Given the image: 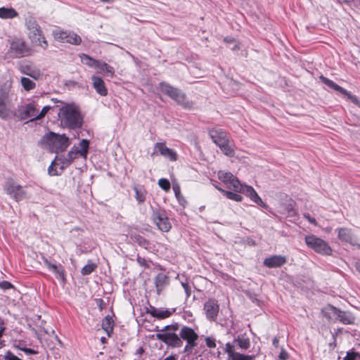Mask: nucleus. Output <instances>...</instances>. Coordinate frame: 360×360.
<instances>
[{
  "instance_id": "f257e3e1",
  "label": "nucleus",
  "mask_w": 360,
  "mask_h": 360,
  "mask_svg": "<svg viewBox=\"0 0 360 360\" xmlns=\"http://www.w3.org/2000/svg\"><path fill=\"white\" fill-rule=\"evenodd\" d=\"M58 117L60 126L64 128L76 129L82 126L83 116L74 103L64 104L59 109Z\"/></svg>"
},
{
  "instance_id": "f03ea898",
  "label": "nucleus",
  "mask_w": 360,
  "mask_h": 360,
  "mask_svg": "<svg viewBox=\"0 0 360 360\" xmlns=\"http://www.w3.org/2000/svg\"><path fill=\"white\" fill-rule=\"evenodd\" d=\"M40 144L52 153H58L65 150L70 146V141L65 134L50 131L42 137Z\"/></svg>"
},
{
  "instance_id": "7ed1b4c3",
  "label": "nucleus",
  "mask_w": 360,
  "mask_h": 360,
  "mask_svg": "<svg viewBox=\"0 0 360 360\" xmlns=\"http://www.w3.org/2000/svg\"><path fill=\"white\" fill-rule=\"evenodd\" d=\"M78 152L76 148L73 147L65 155L56 156L48 169L51 176L61 174L63 171L68 167L77 158Z\"/></svg>"
},
{
  "instance_id": "20e7f679",
  "label": "nucleus",
  "mask_w": 360,
  "mask_h": 360,
  "mask_svg": "<svg viewBox=\"0 0 360 360\" xmlns=\"http://www.w3.org/2000/svg\"><path fill=\"white\" fill-rule=\"evenodd\" d=\"M159 86L160 89L162 93L174 100L178 104L182 105L184 108H192V102L187 100L185 94L179 89L174 87L166 82H160Z\"/></svg>"
},
{
  "instance_id": "39448f33",
  "label": "nucleus",
  "mask_w": 360,
  "mask_h": 360,
  "mask_svg": "<svg viewBox=\"0 0 360 360\" xmlns=\"http://www.w3.org/2000/svg\"><path fill=\"white\" fill-rule=\"evenodd\" d=\"M6 54L12 58L25 57L31 54V49L24 39L14 38L9 40V49Z\"/></svg>"
},
{
  "instance_id": "423d86ee",
  "label": "nucleus",
  "mask_w": 360,
  "mask_h": 360,
  "mask_svg": "<svg viewBox=\"0 0 360 360\" xmlns=\"http://www.w3.org/2000/svg\"><path fill=\"white\" fill-rule=\"evenodd\" d=\"M26 25L29 30L28 36L31 42L34 46H40L44 50L46 49L48 42L43 34L40 26L35 20L31 19L27 21Z\"/></svg>"
},
{
  "instance_id": "0eeeda50",
  "label": "nucleus",
  "mask_w": 360,
  "mask_h": 360,
  "mask_svg": "<svg viewBox=\"0 0 360 360\" xmlns=\"http://www.w3.org/2000/svg\"><path fill=\"white\" fill-rule=\"evenodd\" d=\"M304 240L307 245L317 253L324 255H330L332 253L330 245L323 239L314 235L307 236Z\"/></svg>"
},
{
  "instance_id": "6e6552de",
  "label": "nucleus",
  "mask_w": 360,
  "mask_h": 360,
  "mask_svg": "<svg viewBox=\"0 0 360 360\" xmlns=\"http://www.w3.org/2000/svg\"><path fill=\"white\" fill-rule=\"evenodd\" d=\"M4 188L6 194L17 202L26 198V191L12 179H8L6 181Z\"/></svg>"
},
{
  "instance_id": "1a4fd4ad",
  "label": "nucleus",
  "mask_w": 360,
  "mask_h": 360,
  "mask_svg": "<svg viewBox=\"0 0 360 360\" xmlns=\"http://www.w3.org/2000/svg\"><path fill=\"white\" fill-rule=\"evenodd\" d=\"M217 177L228 189L235 192H238L242 184L238 179L229 172L220 170L217 173Z\"/></svg>"
},
{
  "instance_id": "9d476101",
  "label": "nucleus",
  "mask_w": 360,
  "mask_h": 360,
  "mask_svg": "<svg viewBox=\"0 0 360 360\" xmlns=\"http://www.w3.org/2000/svg\"><path fill=\"white\" fill-rule=\"evenodd\" d=\"M38 108L34 102L30 103L22 106L16 113V116L20 120H28L30 122L38 120L37 117Z\"/></svg>"
},
{
  "instance_id": "9b49d317",
  "label": "nucleus",
  "mask_w": 360,
  "mask_h": 360,
  "mask_svg": "<svg viewBox=\"0 0 360 360\" xmlns=\"http://www.w3.org/2000/svg\"><path fill=\"white\" fill-rule=\"evenodd\" d=\"M12 115L11 102L8 94L0 91V117L4 120L10 118Z\"/></svg>"
},
{
  "instance_id": "f8f14e48",
  "label": "nucleus",
  "mask_w": 360,
  "mask_h": 360,
  "mask_svg": "<svg viewBox=\"0 0 360 360\" xmlns=\"http://www.w3.org/2000/svg\"><path fill=\"white\" fill-rule=\"evenodd\" d=\"M155 338L172 347H180L183 345L180 336H178L174 333H157Z\"/></svg>"
},
{
  "instance_id": "ddd939ff",
  "label": "nucleus",
  "mask_w": 360,
  "mask_h": 360,
  "mask_svg": "<svg viewBox=\"0 0 360 360\" xmlns=\"http://www.w3.org/2000/svg\"><path fill=\"white\" fill-rule=\"evenodd\" d=\"M335 231L338 233V238L342 242L349 243L353 246L358 245L360 247V243H359L358 239L352 229L343 227L337 229Z\"/></svg>"
},
{
  "instance_id": "4468645a",
  "label": "nucleus",
  "mask_w": 360,
  "mask_h": 360,
  "mask_svg": "<svg viewBox=\"0 0 360 360\" xmlns=\"http://www.w3.org/2000/svg\"><path fill=\"white\" fill-rule=\"evenodd\" d=\"M237 193H240L245 194L248 196L252 202L257 203L259 206L266 208L267 205L264 203L261 198L259 196L257 193L251 186H248L246 184H241Z\"/></svg>"
},
{
  "instance_id": "2eb2a0df",
  "label": "nucleus",
  "mask_w": 360,
  "mask_h": 360,
  "mask_svg": "<svg viewBox=\"0 0 360 360\" xmlns=\"http://www.w3.org/2000/svg\"><path fill=\"white\" fill-rule=\"evenodd\" d=\"M152 218L153 222L160 231L168 232L171 229V223L163 212H153Z\"/></svg>"
},
{
  "instance_id": "dca6fc26",
  "label": "nucleus",
  "mask_w": 360,
  "mask_h": 360,
  "mask_svg": "<svg viewBox=\"0 0 360 360\" xmlns=\"http://www.w3.org/2000/svg\"><path fill=\"white\" fill-rule=\"evenodd\" d=\"M204 311L209 321H216L219 311L218 302L214 299H209L204 304Z\"/></svg>"
},
{
  "instance_id": "f3484780",
  "label": "nucleus",
  "mask_w": 360,
  "mask_h": 360,
  "mask_svg": "<svg viewBox=\"0 0 360 360\" xmlns=\"http://www.w3.org/2000/svg\"><path fill=\"white\" fill-rule=\"evenodd\" d=\"M225 352L228 354L229 360H254V355H245L238 352L234 345L226 344Z\"/></svg>"
},
{
  "instance_id": "a211bd4d",
  "label": "nucleus",
  "mask_w": 360,
  "mask_h": 360,
  "mask_svg": "<svg viewBox=\"0 0 360 360\" xmlns=\"http://www.w3.org/2000/svg\"><path fill=\"white\" fill-rule=\"evenodd\" d=\"M19 70L22 74L26 75L35 80L39 79L42 76L41 70L32 64L20 65Z\"/></svg>"
},
{
  "instance_id": "6ab92c4d",
  "label": "nucleus",
  "mask_w": 360,
  "mask_h": 360,
  "mask_svg": "<svg viewBox=\"0 0 360 360\" xmlns=\"http://www.w3.org/2000/svg\"><path fill=\"white\" fill-rule=\"evenodd\" d=\"M154 150L155 151H158L161 155L169 159L170 161H176L177 160L176 153L174 150L167 148L165 143H156L154 146Z\"/></svg>"
},
{
  "instance_id": "aec40b11",
  "label": "nucleus",
  "mask_w": 360,
  "mask_h": 360,
  "mask_svg": "<svg viewBox=\"0 0 360 360\" xmlns=\"http://www.w3.org/2000/svg\"><path fill=\"white\" fill-rule=\"evenodd\" d=\"M179 336L181 340H186L187 343H197L198 335L194 330L188 326H183L180 330Z\"/></svg>"
},
{
  "instance_id": "412c9836",
  "label": "nucleus",
  "mask_w": 360,
  "mask_h": 360,
  "mask_svg": "<svg viewBox=\"0 0 360 360\" xmlns=\"http://www.w3.org/2000/svg\"><path fill=\"white\" fill-rule=\"evenodd\" d=\"M44 263L49 270L55 274L57 279L63 282L65 281V271L60 264H53L47 259H44Z\"/></svg>"
},
{
  "instance_id": "4be33fe9",
  "label": "nucleus",
  "mask_w": 360,
  "mask_h": 360,
  "mask_svg": "<svg viewBox=\"0 0 360 360\" xmlns=\"http://www.w3.org/2000/svg\"><path fill=\"white\" fill-rule=\"evenodd\" d=\"M92 85L96 91L102 96L108 94V89L105 87L104 81L97 76L93 75L91 77Z\"/></svg>"
},
{
  "instance_id": "5701e85b",
  "label": "nucleus",
  "mask_w": 360,
  "mask_h": 360,
  "mask_svg": "<svg viewBox=\"0 0 360 360\" xmlns=\"http://www.w3.org/2000/svg\"><path fill=\"white\" fill-rule=\"evenodd\" d=\"M230 345H234L235 348L239 347L242 350H247L250 346L249 338L245 334L239 335Z\"/></svg>"
},
{
  "instance_id": "b1692460",
  "label": "nucleus",
  "mask_w": 360,
  "mask_h": 360,
  "mask_svg": "<svg viewBox=\"0 0 360 360\" xmlns=\"http://www.w3.org/2000/svg\"><path fill=\"white\" fill-rule=\"evenodd\" d=\"M286 262L284 257L275 255L264 259V264L269 268L279 267Z\"/></svg>"
},
{
  "instance_id": "393cba45",
  "label": "nucleus",
  "mask_w": 360,
  "mask_h": 360,
  "mask_svg": "<svg viewBox=\"0 0 360 360\" xmlns=\"http://www.w3.org/2000/svg\"><path fill=\"white\" fill-rule=\"evenodd\" d=\"M95 68L97 69L98 73L103 74L105 76L110 77L114 76V68L105 62L98 60V63H96Z\"/></svg>"
},
{
  "instance_id": "a878e982",
  "label": "nucleus",
  "mask_w": 360,
  "mask_h": 360,
  "mask_svg": "<svg viewBox=\"0 0 360 360\" xmlns=\"http://www.w3.org/2000/svg\"><path fill=\"white\" fill-rule=\"evenodd\" d=\"M155 284L158 294H160L165 287L169 284V278L164 274H159L155 278Z\"/></svg>"
},
{
  "instance_id": "bb28decb",
  "label": "nucleus",
  "mask_w": 360,
  "mask_h": 360,
  "mask_svg": "<svg viewBox=\"0 0 360 360\" xmlns=\"http://www.w3.org/2000/svg\"><path fill=\"white\" fill-rule=\"evenodd\" d=\"M18 15V12L13 8H0V18L1 19H13Z\"/></svg>"
},
{
  "instance_id": "cd10ccee",
  "label": "nucleus",
  "mask_w": 360,
  "mask_h": 360,
  "mask_svg": "<svg viewBox=\"0 0 360 360\" xmlns=\"http://www.w3.org/2000/svg\"><path fill=\"white\" fill-rule=\"evenodd\" d=\"M336 320L344 324H351L354 323V317L349 312L342 311L339 310V313L338 314V319Z\"/></svg>"
},
{
  "instance_id": "c85d7f7f",
  "label": "nucleus",
  "mask_w": 360,
  "mask_h": 360,
  "mask_svg": "<svg viewBox=\"0 0 360 360\" xmlns=\"http://www.w3.org/2000/svg\"><path fill=\"white\" fill-rule=\"evenodd\" d=\"M322 313L325 317L328 319H338V314L339 313V309L337 308L329 305L326 307L323 310Z\"/></svg>"
},
{
  "instance_id": "c756f323",
  "label": "nucleus",
  "mask_w": 360,
  "mask_h": 360,
  "mask_svg": "<svg viewBox=\"0 0 360 360\" xmlns=\"http://www.w3.org/2000/svg\"><path fill=\"white\" fill-rule=\"evenodd\" d=\"M209 134L214 143L226 136V133L221 129H210Z\"/></svg>"
},
{
  "instance_id": "7c9ffc66",
  "label": "nucleus",
  "mask_w": 360,
  "mask_h": 360,
  "mask_svg": "<svg viewBox=\"0 0 360 360\" xmlns=\"http://www.w3.org/2000/svg\"><path fill=\"white\" fill-rule=\"evenodd\" d=\"M150 314L152 316L155 317L157 319H163L170 316L172 312L168 309H160L153 308Z\"/></svg>"
},
{
  "instance_id": "2f4dec72",
  "label": "nucleus",
  "mask_w": 360,
  "mask_h": 360,
  "mask_svg": "<svg viewBox=\"0 0 360 360\" xmlns=\"http://www.w3.org/2000/svg\"><path fill=\"white\" fill-rule=\"evenodd\" d=\"M135 192V198L139 204H143L146 199L147 191L144 188H138L137 186L134 187Z\"/></svg>"
},
{
  "instance_id": "473e14b6",
  "label": "nucleus",
  "mask_w": 360,
  "mask_h": 360,
  "mask_svg": "<svg viewBox=\"0 0 360 360\" xmlns=\"http://www.w3.org/2000/svg\"><path fill=\"white\" fill-rule=\"evenodd\" d=\"M102 328L110 336L113 330V320L110 316H106L104 318L102 322Z\"/></svg>"
},
{
  "instance_id": "72a5a7b5",
  "label": "nucleus",
  "mask_w": 360,
  "mask_h": 360,
  "mask_svg": "<svg viewBox=\"0 0 360 360\" xmlns=\"http://www.w3.org/2000/svg\"><path fill=\"white\" fill-rule=\"evenodd\" d=\"M321 79H322V81L323 82V83L326 85H327L329 87L333 89L334 90H336V91L340 92L342 94L347 95V91L345 89H343L342 87L340 86L339 85L335 84L332 80H330L329 79H327V78L323 77H321Z\"/></svg>"
},
{
  "instance_id": "f704fd0d",
  "label": "nucleus",
  "mask_w": 360,
  "mask_h": 360,
  "mask_svg": "<svg viewBox=\"0 0 360 360\" xmlns=\"http://www.w3.org/2000/svg\"><path fill=\"white\" fill-rule=\"evenodd\" d=\"M20 83L23 89L27 91L32 90L36 87L35 82L27 77H21Z\"/></svg>"
},
{
  "instance_id": "c9c22d12",
  "label": "nucleus",
  "mask_w": 360,
  "mask_h": 360,
  "mask_svg": "<svg viewBox=\"0 0 360 360\" xmlns=\"http://www.w3.org/2000/svg\"><path fill=\"white\" fill-rule=\"evenodd\" d=\"M82 42L81 37L74 32H68L65 43H69L74 45H79Z\"/></svg>"
},
{
  "instance_id": "e433bc0d",
  "label": "nucleus",
  "mask_w": 360,
  "mask_h": 360,
  "mask_svg": "<svg viewBox=\"0 0 360 360\" xmlns=\"http://www.w3.org/2000/svg\"><path fill=\"white\" fill-rule=\"evenodd\" d=\"M89 142L86 139H82L81 141V142L79 143V146L81 148L80 150H78L76 148V151L78 152V155L86 158L87 153H88V149H89Z\"/></svg>"
},
{
  "instance_id": "4c0bfd02",
  "label": "nucleus",
  "mask_w": 360,
  "mask_h": 360,
  "mask_svg": "<svg viewBox=\"0 0 360 360\" xmlns=\"http://www.w3.org/2000/svg\"><path fill=\"white\" fill-rule=\"evenodd\" d=\"M221 193H223L228 199L233 201L241 202L243 200V197L238 194L239 193L235 191L231 192L230 191H221Z\"/></svg>"
},
{
  "instance_id": "58836bf2",
  "label": "nucleus",
  "mask_w": 360,
  "mask_h": 360,
  "mask_svg": "<svg viewBox=\"0 0 360 360\" xmlns=\"http://www.w3.org/2000/svg\"><path fill=\"white\" fill-rule=\"evenodd\" d=\"M81 61L86 65L95 68L98 60L91 58L89 56L82 53L79 56Z\"/></svg>"
},
{
  "instance_id": "ea45409f",
  "label": "nucleus",
  "mask_w": 360,
  "mask_h": 360,
  "mask_svg": "<svg viewBox=\"0 0 360 360\" xmlns=\"http://www.w3.org/2000/svg\"><path fill=\"white\" fill-rule=\"evenodd\" d=\"M68 33V32L65 31L56 30L53 32V35L56 40L62 43H65Z\"/></svg>"
},
{
  "instance_id": "a19ab883",
  "label": "nucleus",
  "mask_w": 360,
  "mask_h": 360,
  "mask_svg": "<svg viewBox=\"0 0 360 360\" xmlns=\"http://www.w3.org/2000/svg\"><path fill=\"white\" fill-rule=\"evenodd\" d=\"M222 153L228 157H233L235 155L234 147L229 142L224 146L220 148Z\"/></svg>"
},
{
  "instance_id": "79ce46f5",
  "label": "nucleus",
  "mask_w": 360,
  "mask_h": 360,
  "mask_svg": "<svg viewBox=\"0 0 360 360\" xmlns=\"http://www.w3.org/2000/svg\"><path fill=\"white\" fill-rule=\"evenodd\" d=\"M96 267L97 266L96 264L89 263L82 269V274L83 275H89L91 273H92L96 269Z\"/></svg>"
},
{
  "instance_id": "37998d69",
  "label": "nucleus",
  "mask_w": 360,
  "mask_h": 360,
  "mask_svg": "<svg viewBox=\"0 0 360 360\" xmlns=\"http://www.w3.org/2000/svg\"><path fill=\"white\" fill-rule=\"evenodd\" d=\"M159 186L165 191H168L170 189V182L167 179H160L158 181Z\"/></svg>"
},
{
  "instance_id": "c03bdc74",
  "label": "nucleus",
  "mask_w": 360,
  "mask_h": 360,
  "mask_svg": "<svg viewBox=\"0 0 360 360\" xmlns=\"http://www.w3.org/2000/svg\"><path fill=\"white\" fill-rule=\"evenodd\" d=\"M343 360H360V354L354 352H347Z\"/></svg>"
},
{
  "instance_id": "a18cd8bd",
  "label": "nucleus",
  "mask_w": 360,
  "mask_h": 360,
  "mask_svg": "<svg viewBox=\"0 0 360 360\" xmlns=\"http://www.w3.org/2000/svg\"><path fill=\"white\" fill-rule=\"evenodd\" d=\"M51 109V107L49 105L44 106L40 112H37V117H35V118L39 120H41L49 112V110Z\"/></svg>"
},
{
  "instance_id": "49530a36",
  "label": "nucleus",
  "mask_w": 360,
  "mask_h": 360,
  "mask_svg": "<svg viewBox=\"0 0 360 360\" xmlns=\"http://www.w3.org/2000/svg\"><path fill=\"white\" fill-rule=\"evenodd\" d=\"M173 191L174 192L175 196L177 198L178 201L181 203V200H184V198L181 195L180 187L179 185L173 186Z\"/></svg>"
},
{
  "instance_id": "de8ad7c7",
  "label": "nucleus",
  "mask_w": 360,
  "mask_h": 360,
  "mask_svg": "<svg viewBox=\"0 0 360 360\" xmlns=\"http://www.w3.org/2000/svg\"><path fill=\"white\" fill-rule=\"evenodd\" d=\"M177 329H178V325L177 324L167 325V326H165L161 330H159L158 326L155 328V330L156 331H161V332H165V331H167V330H176Z\"/></svg>"
},
{
  "instance_id": "09e8293b",
  "label": "nucleus",
  "mask_w": 360,
  "mask_h": 360,
  "mask_svg": "<svg viewBox=\"0 0 360 360\" xmlns=\"http://www.w3.org/2000/svg\"><path fill=\"white\" fill-rule=\"evenodd\" d=\"M205 343H206L207 347L209 348L216 347L215 339L212 337H207L205 338Z\"/></svg>"
},
{
  "instance_id": "8fccbe9b",
  "label": "nucleus",
  "mask_w": 360,
  "mask_h": 360,
  "mask_svg": "<svg viewBox=\"0 0 360 360\" xmlns=\"http://www.w3.org/2000/svg\"><path fill=\"white\" fill-rule=\"evenodd\" d=\"M13 286V285L6 281H4L0 282V288L3 290H8L12 288Z\"/></svg>"
},
{
  "instance_id": "3c124183",
  "label": "nucleus",
  "mask_w": 360,
  "mask_h": 360,
  "mask_svg": "<svg viewBox=\"0 0 360 360\" xmlns=\"http://www.w3.org/2000/svg\"><path fill=\"white\" fill-rule=\"evenodd\" d=\"M229 142V140L227 138V136H225L224 139H222L221 140L219 141L217 143H215L217 146H218L219 147V148H222L223 146H224L226 144H227Z\"/></svg>"
},
{
  "instance_id": "603ef678",
  "label": "nucleus",
  "mask_w": 360,
  "mask_h": 360,
  "mask_svg": "<svg viewBox=\"0 0 360 360\" xmlns=\"http://www.w3.org/2000/svg\"><path fill=\"white\" fill-rule=\"evenodd\" d=\"M5 360H22L11 352H8L5 355Z\"/></svg>"
},
{
  "instance_id": "864d4df0",
  "label": "nucleus",
  "mask_w": 360,
  "mask_h": 360,
  "mask_svg": "<svg viewBox=\"0 0 360 360\" xmlns=\"http://www.w3.org/2000/svg\"><path fill=\"white\" fill-rule=\"evenodd\" d=\"M304 218H305L306 219H307V221H308L309 223H311V224H314V225H315V226H316V225H317V223H316V219H315L314 218H312V217L309 215V214H308V213H305V214H304Z\"/></svg>"
},
{
  "instance_id": "5fc2aeb1",
  "label": "nucleus",
  "mask_w": 360,
  "mask_h": 360,
  "mask_svg": "<svg viewBox=\"0 0 360 360\" xmlns=\"http://www.w3.org/2000/svg\"><path fill=\"white\" fill-rule=\"evenodd\" d=\"M278 358L280 360H286L288 359V354L284 349H282Z\"/></svg>"
},
{
  "instance_id": "6e6d98bb",
  "label": "nucleus",
  "mask_w": 360,
  "mask_h": 360,
  "mask_svg": "<svg viewBox=\"0 0 360 360\" xmlns=\"http://www.w3.org/2000/svg\"><path fill=\"white\" fill-rule=\"evenodd\" d=\"M187 343L186 345L184 347V352H189L190 350L193 349L195 347L197 346L198 343H193V345Z\"/></svg>"
},
{
  "instance_id": "4d7b16f0",
  "label": "nucleus",
  "mask_w": 360,
  "mask_h": 360,
  "mask_svg": "<svg viewBox=\"0 0 360 360\" xmlns=\"http://www.w3.org/2000/svg\"><path fill=\"white\" fill-rule=\"evenodd\" d=\"M350 99L351 101L355 103L356 105H357L358 106H359V103H360V101L358 99V98L355 96H350Z\"/></svg>"
},
{
  "instance_id": "13d9d810",
  "label": "nucleus",
  "mask_w": 360,
  "mask_h": 360,
  "mask_svg": "<svg viewBox=\"0 0 360 360\" xmlns=\"http://www.w3.org/2000/svg\"><path fill=\"white\" fill-rule=\"evenodd\" d=\"M224 41L229 44L236 42V40L234 39H231V38H229V37L224 38Z\"/></svg>"
},
{
  "instance_id": "bf43d9fd",
  "label": "nucleus",
  "mask_w": 360,
  "mask_h": 360,
  "mask_svg": "<svg viewBox=\"0 0 360 360\" xmlns=\"http://www.w3.org/2000/svg\"><path fill=\"white\" fill-rule=\"evenodd\" d=\"M278 342H279V340L277 337H275L274 339H273V345L274 347H278Z\"/></svg>"
},
{
  "instance_id": "052dcab7",
  "label": "nucleus",
  "mask_w": 360,
  "mask_h": 360,
  "mask_svg": "<svg viewBox=\"0 0 360 360\" xmlns=\"http://www.w3.org/2000/svg\"><path fill=\"white\" fill-rule=\"evenodd\" d=\"M184 290H185L186 297H190V295L191 294V290L190 287L188 286V287L186 288V289H184Z\"/></svg>"
},
{
  "instance_id": "680f3d73",
  "label": "nucleus",
  "mask_w": 360,
  "mask_h": 360,
  "mask_svg": "<svg viewBox=\"0 0 360 360\" xmlns=\"http://www.w3.org/2000/svg\"><path fill=\"white\" fill-rule=\"evenodd\" d=\"M234 45L233 46H230V49L233 51H236V50H238L239 49V46H238V44L236 43V41L235 43H233Z\"/></svg>"
},
{
  "instance_id": "e2e57ef3",
  "label": "nucleus",
  "mask_w": 360,
  "mask_h": 360,
  "mask_svg": "<svg viewBox=\"0 0 360 360\" xmlns=\"http://www.w3.org/2000/svg\"><path fill=\"white\" fill-rule=\"evenodd\" d=\"M24 350H25V352L27 354H36V353H37L34 350H33V349H27V348H26V349H25Z\"/></svg>"
},
{
  "instance_id": "0e129e2a",
  "label": "nucleus",
  "mask_w": 360,
  "mask_h": 360,
  "mask_svg": "<svg viewBox=\"0 0 360 360\" xmlns=\"http://www.w3.org/2000/svg\"><path fill=\"white\" fill-rule=\"evenodd\" d=\"M181 285H182V287L184 288V289H186V288H187V287H188V286H189V285H188V283L183 282V281H181Z\"/></svg>"
},
{
  "instance_id": "69168bd1",
  "label": "nucleus",
  "mask_w": 360,
  "mask_h": 360,
  "mask_svg": "<svg viewBox=\"0 0 360 360\" xmlns=\"http://www.w3.org/2000/svg\"><path fill=\"white\" fill-rule=\"evenodd\" d=\"M214 187L221 193V191H225L224 189L221 188V187L218 186L217 185H214Z\"/></svg>"
},
{
  "instance_id": "338daca9",
  "label": "nucleus",
  "mask_w": 360,
  "mask_h": 360,
  "mask_svg": "<svg viewBox=\"0 0 360 360\" xmlns=\"http://www.w3.org/2000/svg\"><path fill=\"white\" fill-rule=\"evenodd\" d=\"M4 346V341L0 340V349L2 348Z\"/></svg>"
},
{
  "instance_id": "774afa93",
  "label": "nucleus",
  "mask_w": 360,
  "mask_h": 360,
  "mask_svg": "<svg viewBox=\"0 0 360 360\" xmlns=\"http://www.w3.org/2000/svg\"><path fill=\"white\" fill-rule=\"evenodd\" d=\"M143 352V349L142 348H139L138 350H137V352L139 353V354H141L142 352Z\"/></svg>"
}]
</instances>
